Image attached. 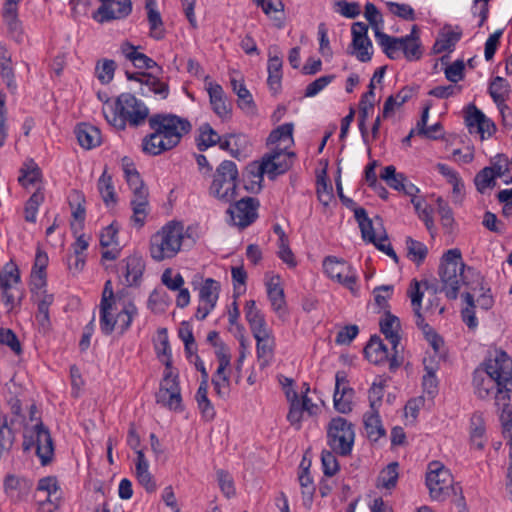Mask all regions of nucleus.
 <instances>
[{
  "instance_id": "obj_61",
  "label": "nucleus",
  "mask_w": 512,
  "mask_h": 512,
  "mask_svg": "<svg viewBox=\"0 0 512 512\" xmlns=\"http://www.w3.org/2000/svg\"><path fill=\"white\" fill-rule=\"evenodd\" d=\"M287 398L290 400V409L287 415L288 421L291 425L300 426V422L303 416V409L300 407V401L298 400V395L295 391H292V398L290 392L287 391Z\"/></svg>"
},
{
  "instance_id": "obj_49",
  "label": "nucleus",
  "mask_w": 512,
  "mask_h": 512,
  "mask_svg": "<svg viewBox=\"0 0 512 512\" xmlns=\"http://www.w3.org/2000/svg\"><path fill=\"white\" fill-rule=\"evenodd\" d=\"M44 201L42 188L38 187L25 203L24 218L27 222L35 223L39 206Z\"/></svg>"
},
{
  "instance_id": "obj_21",
  "label": "nucleus",
  "mask_w": 512,
  "mask_h": 512,
  "mask_svg": "<svg viewBox=\"0 0 512 512\" xmlns=\"http://www.w3.org/2000/svg\"><path fill=\"white\" fill-rule=\"evenodd\" d=\"M23 0H4L2 19L7 25L8 34L16 41L22 40V25L18 16V7Z\"/></svg>"
},
{
  "instance_id": "obj_28",
  "label": "nucleus",
  "mask_w": 512,
  "mask_h": 512,
  "mask_svg": "<svg viewBox=\"0 0 512 512\" xmlns=\"http://www.w3.org/2000/svg\"><path fill=\"white\" fill-rule=\"evenodd\" d=\"M32 295L35 298L38 307L36 319L38 323L46 329L50 325L49 307L54 301V296L53 294H49L45 288L34 290Z\"/></svg>"
},
{
  "instance_id": "obj_13",
  "label": "nucleus",
  "mask_w": 512,
  "mask_h": 512,
  "mask_svg": "<svg viewBox=\"0 0 512 512\" xmlns=\"http://www.w3.org/2000/svg\"><path fill=\"white\" fill-rule=\"evenodd\" d=\"M368 25L363 22H354L351 27L352 42L348 53L355 55L360 62H369L372 58V42L368 37Z\"/></svg>"
},
{
  "instance_id": "obj_48",
  "label": "nucleus",
  "mask_w": 512,
  "mask_h": 512,
  "mask_svg": "<svg viewBox=\"0 0 512 512\" xmlns=\"http://www.w3.org/2000/svg\"><path fill=\"white\" fill-rule=\"evenodd\" d=\"M398 463L392 462L388 464L379 474L377 486L386 489L394 488L398 480Z\"/></svg>"
},
{
  "instance_id": "obj_58",
  "label": "nucleus",
  "mask_w": 512,
  "mask_h": 512,
  "mask_svg": "<svg viewBox=\"0 0 512 512\" xmlns=\"http://www.w3.org/2000/svg\"><path fill=\"white\" fill-rule=\"evenodd\" d=\"M477 190L480 193L495 185V173L494 168L485 167L479 171L474 179Z\"/></svg>"
},
{
  "instance_id": "obj_39",
  "label": "nucleus",
  "mask_w": 512,
  "mask_h": 512,
  "mask_svg": "<svg viewBox=\"0 0 512 512\" xmlns=\"http://www.w3.org/2000/svg\"><path fill=\"white\" fill-rule=\"evenodd\" d=\"M195 398L202 416L206 420H212L216 413L211 401L208 399V382L201 380Z\"/></svg>"
},
{
  "instance_id": "obj_64",
  "label": "nucleus",
  "mask_w": 512,
  "mask_h": 512,
  "mask_svg": "<svg viewBox=\"0 0 512 512\" xmlns=\"http://www.w3.org/2000/svg\"><path fill=\"white\" fill-rule=\"evenodd\" d=\"M401 51L408 61H417L423 55L421 41H403Z\"/></svg>"
},
{
  "instance_id": "obj_44",
  "label": "nucleus",
  "mask_w": 512,
  "mask_h": 512,
  "mask_svg": "<svg viewBox=\"0 0 512 512\" xmlns=\"http://www.w3.org/2000/svg\"><path fill=\"white\" fill-rule=\"evenodd\" d=\"M281 69L282 59L277 55L272 56L271 51H269L267 83L271 89L277 90L280 87L282 78Z\"/></svg>"
},
{
  "instance_id": "obj_12",
  "label": "nucleus",
  "mask_w": 512,
  "mask_h": 512,
  "mask_svg": "<svg viewBox=\"0 0 512 512\" xmlns=\"http://www.w3.org/2000/svg\"><path fill=\"white\" fill-rule=\"evenodd\" d=\"M259 201L253 197H244L227 209L233 224L241 229L251 225L258 217Z\"/></svg>"
},
{
  "instance_id": "obj_54",
  "label": "nucleus",
  "mask_w": 512,
  "mask_h": 512,
  "mask_svg": "<svg viewBox=\"0 0 512 512\" xmlns=\"http://www.w3.org/2000/svg\"><path fill=\"white\" fill-rule=\"evenodd\" d=\"M411 202L419 216V218L425 223L427 230L432 234L434 228V221L432 217V208L428 206L424 200L417 198H411Z\"/></svg>"
},
{
  "instance_id": "obj_40",
  "label": "nucleus",
  "mask_w": 512,
  "mask_h": 512,
  "mask_svg": "<svg viewBox=\"0 0 512 512\" xmlns=\"http://www.w3.org/2000/svg\"><path fill=\"white\" fill-rule=\"evenodd\" d=\"M267 294L273 310L278 313H280L281 311L284 312L286 301L284 290L279 284V277L276 278V282L275 279L272 278L267 283Z\"/></svg>"
},
{
  "instance_id": "obj_2",
  "label": "nucleus",
  "mask_w": 512,
  "mask_h": 512,
  "mask_svg": "<svg viewBox=\"0 0 512 512\" xmlns=\"http://www.w3.org/2000/svg\"><path fill=\"white\" fill-rule=\"evenodd\" d=\"M472 384L474 393L479 399L494 398L495 406L500 412L499 418L502 427L506 424H512V405L510 404L512 386L479 368L474 371Z\"/></svg>"
},
{
  "instance_id": "obj_37",
  "label": "nucleus",
  "mask_w": 512,
  "mask_h": 512,
  "mask_svg": "<svg viewBox=\"0 0 512 512\" xmlns=\"http://www.w3.org/2000/svg\"><path fill=\"white\" fill-rule=\"evenodd\" d=\"M142 148L145 153L153 156L173 149V147H168L167 140L157 131H153L151 134L144 137Z\"/></svg>"
},
{
  "instance_id": "obj_52",
  "label": "nucleus",
  "mask_w": 512,
  "mask_h": 512,
  "mask_svg": "<svg viewBox=\"0 0 512 512\" xmlns=\"http://www.w3.org/2000/svg\"><path fill=\"white\" fill-rule=\"evenodd\" d=\"M406 249L410 259L418 265L425 260L428 253L427 247L422 242L411 237L406 238Z\"/></svg>"
},
{
  "instance_id": "obj_34",
  "label": "nucleus",
  "mask_w": 512,
  "mask_h": 512,
  "mask_svg": "<svg viewBox=\"0 0 512 512\" xmlns=\"http://www.w3.org/2000/svg\"><path fill=\"white\" fill-rule=\"evenodd\" d=\"M375 37L389 59L396 60L399 58V51L401 50V43L403 42L400 37L390 36L380 29L375 31Z\"/></svg>"
},
{
  "instance_id": "obj_8",
  "label": "nucleus",
  "mask_w": 512,
  "mask_h": 512,
  "mask_svg": "<svg viewBox=\"0 0 512 512\" xmlns=\"http://www.w3.org/2000/svg\"><path fill=\"white\" fill-rule=\"evenodd\" d=\"M426 485L432 499L444 501L453 490L452 476L440 462L433 461L428 465Z\"/></svg>"
},
{
  "instance_id": "obj_7",
  "label": "nucleus",
  "mask_w": 512,
  "mask_h": 512,
  "mask_svg": "<svg viewBox=\"0 0 512 512\" xmlns=\"http://www.w3.org/2000/svg\"><path fill=\"white\" fill-rule=\"evenodd\" d=\"M355 441V427L343 417L332 418L327 428V442L333 452L349 456Z\"/></svg>"
},
{
  "instance_id": "obj_62",
  "label": "nucleus",
  "mask_w": 512,
  "mask_h": 512,
  "mask_svg": "<svg viewBox=\"0 0 512 512\" xmlns=\"http://www.w3.org/2000/svg\"><path fill=\"white\" fill-rule=\"evenodd\" d=\"M335 454L336 453L332 450H324L321 454V462L325 476L332 477L339 471L340 466Z\"/></svg>"
},
{
  "instance_id": "obj_25",
  "label": "nucleus",
  "mask_w": 512,
  "mask_h": 512,
  "mask_svg": "<svg viewBox=\"0 0 512 512\" xmlns=\"http://www.w3.org/2000/svg\"><path fill=\"white\" fill-rule=\"evenodd\" d=\"M133 193V197L131 199V207L133 210V215L131 220L138 226L142 227L145 223L146 216L148 214V206H149V192L148 188H135V190H131Z\"/></svg>"
},
{
  "instance_id": "obj_30",
  "label": "nucleus",
  "mask_w": 512,
  "mask_h": 512,
  "mask_svg": "<svg viewBox=\"0 0 512 512\" xmlns=\"http://www.w3.org/2000/svg\"><path fill=\"white\" fill-rule=\"evenodd\" d=\"M76 136L80 146L92 149L101 144V132L92 125L82 123L76 128Z\"/></svg>"
},
{
  "instance_id": "obj_17",
  "label": "nucleus",
  "mask_w": 512,
  "mask_h": 512,
  "mask_svg": "<svg viewBox=\"0 0 512 512\" xmlns=\"http://www.w3.org/2000/svg\"><path fill=\"white\" fill-rule=\"evenodd\" d=\"M132 12L131 0H112L101 5L94 13L93 19L99 23L124 19Z\"/></svg>"
},
{
  "instance_id": "obj_55",
  "label": "nucleus",
  "mask_w": 512,
  "mask_h": 512,
  "mask_svg": "<svg viewBox=\"0 0 512 512\" xmlns=\"http://www.w3.org/2000/svg\"><path fill=\"white\" fill-rule=\"evenodd\" d=\"M3 272L2 288L13 289V287H18L20 283V271L17 265L10 261L5 265Z\"/></svg>"
},
{
  "instance_id": "obj_50",
  "label": "nucleus",
  "mask_w": 512,
  "mask_h": 512,
  "mask_svg": "<svg viewBox=\"0 0 512 512\" xmlns=\"http://www.w3.org/2000/svg\"><path fill=\"white\" fill-rule=\"evenodd\" d=\"M380 177L389 187L397 191H401V189H403V184L407 180L403 173L396 172V168L393 165L386 166L382 170Z\"/></svg>"
},
{
  "instance_id": "obj_31",
  "label": "nucleus",
  "mask_w": 512,
  "mask_h": 512,
  "mask_svg": "<svg viewBox=\"0 0 512 512\" xmlns=\"http://www.w3.org/2000/svg\"><path fill=\"white\" fill-rule=\"evenodd\" d=\"M364 428L369 440L376 442L385 436L386 431L379 416V410H369L363 416Z\"/></svg>"
},
{
  "instance_id": "obj_4",
  "label": "nucleus",
  "mask_w": 512,
  "mask_h": 512,
  "mask_svg": "<svg viewBox=\"0 0 512 512\" xmlns=\"http://www.w3.org/2000/svg\"><path fill=\"white\" fill-rule=\"evenodd\" d=\"M184 239L183 225L171 221L151 236L150 254L156 261L174 257L181 249Z\"/></svg>"
},
{
  "instance_id": "obj_56",
  "label": "nucleus",
  "mask_w": 512,
  "mask_h": 512,
  "mask_svg": "<svg viewBox=\"0 0 512 512\" xmlns=\"http://www.w3.org/2000/svg\"><path fill=\"white\" fill-rule=\"evenodd\" d=\"M293 129L292 123H285L272 130L267 139V144H275L281 141L288 140L293 142Z\"/></svg>"
},
{
  "instance_id": "obj_1",
  "label": "nucleus",
  "mask_w": 512,
  "mask_h": 512,
  "mask_svg": "<svg viewBox=\"0 0 512 512\" xmlns=\"http://www.w3.org/2000/svg\"><path fill=\"white\" fill-rule=\"evenodd\" d=\"M466 266L462 261L461 251L457 248L448 250L442 257L439 266V277L442 283L441 290L445 293L446 297L450 300H455L459 294L461 284L469 285L468 275L475 276L478 280L479 290L483 293L478 298L477 302L481 308L488 310L493 305V298L487 293L490 289L483 286V278L474 269Z\"/></svg>"
},
{
  "instance_id": "obj_23",
  "label": "nucleus",
  "mask_w": 512,
  "mask_h": 512,
  "mask_svg": "<svg viewBox=\"0 0 512 512\" xmlns=\"http://www.w3.org/2000/svg\"><path fill=\"white\" fill-rule=\"evenodd\" d=\"M207 92L214 113L222 120L230 119L232 104L227 100L222 86L217 83H209Z\"/></svg>"
},
{
  "instance_id": "obj_18",
  "label": "nucleus",
  "mask_w": 512,
  "mask_h": 512,
  "mask_svg": "<svg viewBox=\"0 0 512 512\" xmlns=\"http://www.w3.org/2000/svg\"><path fill=\"white\" fill-rule=\"evenodd\" d=\"M144 270L145 262L138 255H131L123 259L117 266V271L124 278V283L127 286H138Z\"/></svg>"
},
{
  "instance_id": "obj_11",
  "label": "nucleus",
  "mask_w": 512,
  "mask_h": 512,
  "mask_svg": "<svg viewBox=\"0 0 512 512\" xmlns=\"http://www.w3.org/2000/svg\"><path fill=\"white\" fill-rule=\"evenodd\" d=\"M137 315L138 309L134 302L130 299H123L120 304H117V310H115V306L108 310L107 316L110 327L106 329L102 322H100L101 331L105 335H110L117 328L122 335L130 328L134 317Z\"/></svg>"
},
{
  "instance_id": "obj_9",
  "label": "nucleus",
  "mask_w": 512,
  "mask_h": 512,
  "mask_svg": "<svg viewBox=\"0 0 512 512\" xmlns=\"http://www.w3.org/2000/svg\"><path fill=\"white\" fill-rule=\"evenodd\" d=\"M34 445H36V454L41 464L44 466L49 464L54 455V445L48 428L41 421L34 426L31 436H24L25 451L30 450Z\"/></svg>"
},
{
  "instance_id": "obj_35",
  "label": "nucleus",
  "mask_w": 512,
  "mask_h": 512,
  "mask_svg": "<svg viewBox=\"0 0 512 512\" xmlns=\"http://www.w3.org/2000/svg\"><path fill=\"white\" fill-rule=\"evenodd\" d=\"M156 402L170 410H182V397L180 387L159 388L156 393Z\"/></svg>"
},
{
  "instance_id": "obj_53",
  "label": "nucleus",
  "mask_w": 512,
  "mask_h": 512,
  "mask_svg": "<svg viewBox=\"0 0 512 512\" xmlns=\"http://www.w3.org/2000/svg\"><path fill=\"white\" fill-rule=\"evenodd\" d=\"M147 18L150 27V36L156 40L163 39L165 29L160 13L156 9L147 10Z\"/></svg>"
},
{
  "instance_id": "obj_36",
  "label": "nucleus",
  "mask_w": 512,
  "mask_h": 512,
  "mask_svg": "<svg viewBox=\"0 0 512 512\" xmlns=\"http://www.w3.org/2000/svg\"><path fill=\"white\" fill-rule=\"evenodd\" d=\"M231 86L234 93L238 96V107L245 111L247 114H255L256 105L254 103L253 97L246 86L237 81L236 79H231Z\"/></svg>"
},
{
  "instance_id": "obj_60",
  "label": "nucleus",
  "mask_w": 512,
  "mask_h": 512,
  "mask_svg": "<svg viewBox=\"0 0 512 512\" xmlns=\"http://www.w3.org/2000/svg\"><path fill=\"white\" fill-rule=\"evenodd\" d=\"M141 76L143 79V82L141 83L148 86L149 90L160 95L163 99L168 96L169 86L167 83L162 82L158 78L147 73H141Z\"/></svg>"
},
{
  "instance_id": "obj_22",
  "label": "nucleus",
  "mask_w": 512,
  "mask_h": 512,
  "mask_svg": "<svg viewBox=\"0 0 512 512\" xmlns=\"http://www.w3.org/2000/svg\"><path fill=\"white\" fill-rule=\"evenodd\" d=\"M256 340V351L261 369L271 364L274 358L275 339L269 329L253 333Z\"/></svg>"
},
{
  "instance_id": "obj_5",
  "label": "nucleus",
  "mask_w": 512,
  "mask_h": 512,
  "mask_svg": "<svg viewBox=\"0 0 512 512\" xmlns=\"http://www.w3.org/2000/svg\"><path fill=\"white\" fill-rule=\"evenodd\" d=\"M238 182L239 172L236 164L231 160H224L213 174L209 194L222 202L231 203L237 196Z\"/></svg>"
},
{
  "instance_id": "obj_20",
  "label": "nucleus",
  "mask_w": 512,
  "mask_h": 512,
  "mask_svg": "<svg viewBox=\"0 0 512 512\" xmlns=\"http://www.w3.org/2000/svg\"><path fill=\"white\" fill-rule=\"evenodd\" d=\"M32 487V482L24 477L8 474L4 479V492L12 503L24 501Z\"/></svg>"
},
{
  "instance_id": "obj_43",
  "label": "nucleus",
  "mask_w": 512,
  "mask_h": 512,
  "mask_svg": "<svg viewBox=\"0 0 512 512\" xmlns=\"http://www.w3.org/2000/svg\"><path fill=\"white\" fill-rule=\"evenodd\" d=\"M510 92V86L508 82L500 77H495L489 85V94L493 101L498 105H502Z\"/></svg>"
},
{
  "instance_id": "obj_45",
  "label": "nucleus",
  "mask_w": 512,
  "mask_h": 512,
  "mask_svg": "<svg viewBox=\"0 0 512 512\" xmlns=\"http://www.w3.org/2000/svg\"><path fill=\"white\" fill-rule=\"evenodd\" d=\"M461 32L447 31L442 33L435 41L432 52L440 54L444 51H451L455 44L460 40Z\"/></svg>"
},
{
  "instance_id": "obj_15",
  "label": "nucleus",
  "mask_w": 512,
  "mask_h": 512,
  "mask_svg": "<svg viewBox=\"0 0 512 512\" xmlns=\"http://www.w3.org/2000/svg\"><path fill=\"white\" fill-rule=\"evenodd\" d=\"M465 123L469 132L479 134L482 140L491 137L496 132L494 122L486 117L473 103L465 109Z\"/></svg>"
},
{
  "instance_id": "obj_10",
  "label": "nucleus",
  "mask_w": 512,
  "mask_h": 512,
  "mask_svg": "<svg viewBox=\"0 0 512 512\" xmlns=\"http://www.w3.org/2000/svg\"><path fill=\"white\" fill-rule=\"evenodd\" d=\"M294 156V153L286 151V147L284 149L277 148L272 153L266 154L260 164H254L252 166L257 169L259 182L263 179L265 173L268 174L271 179L285 173L291 167V158Z\"/></svg>"
},
{
  "instance_id": "obj_6",
  "label": "nucleus",
  "mask_w": 512,
  "mask_h": 512,
  "mask_svg": "<svg viewBox=\"0 0 512 512\" xmlns=\"http://www.w3.org/2000/svg\"><path fill=\"white\" fill-rule=\"evenodd\" d=\"M153 131H157L167 140L168 147H176L181 138L192 130L191 123L175 114L157 113L148 118Z\"/></svg>"
},
{
  "instance_id": "obj_46",
  "label": "nucleus",
  "mask_w": 512,
  "mask_h": 512,
  "mask_svg": "<svg viewBox=\"0 0 512 512\" xmlns=\"http://www.w3.org/2000/svg\"><path fill=\"white\" fill-rule=\"evenodd\" d=\"M354 390L351 387H343L340 392H334L333 401L335 409L342 414L352 411V399Z\"/></svg>"
},
{
  "instance_id": "obj_26",
  "label": "nucleus",
  "mask_w": 512,
  "mask_h": 512,
  "mask_svg": "<svg viewBox=\"0 0 512 512\" xmlns=\"http://www.w3.org/2000/svg\"><path fill=\"white\" fill-rule=\"evenodd\" d=\"M123 300L120 293L114 295L112 282L111 280H107L104 285L101 303H100V322L105 326L106 329L110 327V323L108 320V310L112 309L115 306V310H117V304Z\"/></svg>"
},
{
  "instance_id": "obj_14",
  "label": "nucleus",
  "mask_w": 512,
  "mask_h": 512,
  "mask_svg": "<svg viewBox=\"0 0 512 512\" xmlns=\"http://www.w3.org/2000/svg\"><path fill=\"white\" fill-rule=\"evenodd\" d=\"M479 369L512 386V359L504 351H496L495 356L486 359Z\"/></svg>"
},
{
  "instance_id": "obj_29",
  "label": "nucleus",
  "mask_w": 512,
  "mask_h": 512,
  "mask_svg": "<svg viewBox=\"0 0 512 512\" xmlns=\"http://www.w3.org/2000/svg\"><path fill=\"white\" fill-rule=\"evenodd\" d=\"M379 325L380 331L391 343L393 349H396L400 342L399 331L401 329V324L399 318L391 314L390 311H386L385 319L381 320Z\"/></svg>"
},
{
  "instance_id": "obj_33",
  "label": "nucleus",
  "mask_w": 512,
  "mask_h": 512,
  "mask_svg": "<svg viewBox=\"0 0 512 512\" xmlns=\"http://www.w3.org/2000/svg\"><path fill=\"white\" fill-rule=\"evenodd\" d=\"M70 207L72 208V216L76 220V223H71V229L72 231L77 234L80 230L84 227V221H85V197L84 195L79 191H73L71 197H70Z\"/></svg>"
},
{
  "instance_id": "obj_59",
  "label": "nucleus",
  "mask_w": 512,
  "mask_h": 512,
  "mask_svg": "<svg viewBox=\"0 0 512 512\" xmlns=\"http://www.w3.org/2000/svg\"><path fill=\"white\" fill-rule=\"evenodd\" d=\"M115 70L116 63L110 59L103 60L101 64L97 63L95 68L96 76L102 84H108L112 81Z\"/></svg>"
},
{
  "instance_id": "obj_16",
  "label": "nucleus",
  "mask_w": 512,
  "mask_h": 512,
  "mask_svg": "<svg viewBox=\"0 0 512 512\" xmlns=\"http://www.w3.org/2000/svg\"><path fill=\"white\" fill-rule=\"evenodd\" d=\"M220 292V284L218 281L207 278L199 289V305L195 313L198 320H204L208 314L214 309Z\"/></svg>"
},
{
  "instance_id": "obj_3",
  "label": "nucleus",
  "mask_w": 512,
  "mask_h": 512,
  "mask_svg": "<svg viewBox=\"0 0 512 512\" xmlns=\"http://www.w3.org/2000/svg\"><path fill=\"white\" fill-rule=\"evenodd\" d=\"M103 112L108 123L118 130H124L126 123L138 127L149 116V109L146 105L131 93L120 94L115 101V106H110Z\"/></svg>"
},
{
  "instance_id": "obj_41",
  "label": "nucleus",
  "mask_w": 512,
  "mask_h": 512,
  "mask_svg": "<svg viewBox=\"0 0 512 512\" xmlns=\"http://www.w3.org/2000/svg\"><path fill=\"white\" fill-rule=\"evenodd\" d=\"M97 188L105 205L109 206L110 204H115L117 202L112 176L107 173V169H104L102 175L98 179Z\"/></svg>"
},
{
  "instance_id": "obj_42",
  "label": "nucleus",
  "mask_w": 512,
  "mask_h": 512,
  "mask_svg": "<svg viewBox=\"0 0 512 512\" xmlns=\"http://www.w3.org/2000/svg\"><path fill=\"white\" fill-rule=\"evenodd\" d=\"M221 136L212 128L209 123H204L199 127V138L197 148L199 151H205L209 147L217 145Z\"/></svg>"
},
{
  "instance_id": "obj_32",
  "label": "nucleus",
  "mask_w": 512,
  "mask_h": 512,
  "mask_svg": "<svg viewBox=\"0 0 512 512\" xmlns=\"http://www.w3.org/2000/svg\"><path fill=\"white\" fill-rule=\"evenodd\" d=\"M364 354L367 360L373 364H381L388 360V350L382 339L374 335L364 348Z\"/></svg>"
},
{
  "instance_id": "obj_38",
  "label": "nucleus",
  "mask_w": 512,
  "mask_h": 512,
  "mask_svg": "<svg viewBox=\"0 0 512 512\" xmlns=\"http://www.w3.org/2000/svg\"><path fill=\"white\" fill-rule=\"evenodd\" d=\"M244 310L245 317L249 323L252 334L268 329L266 326L264 316L256 307V302L254 300L247 301Z\"/></svg>"
},
{
  "instance_id": "obj_27",
  "label": "nucleus",
  "mask_w": 512,
  "mask_h": 512,
  "mask_svg": "<svg viewBox=\"0 0 512 512\" xmlns=\"http://www.w3.org/2000/svg\"><path fill=\"white\" fill-rule=\"evenodd\" d=\"M48 265V256L46 252L38 249L35 262L31 272V292L46 287V268Z\"/></svg>"
},
{
  "instance_id": "obj_47",
  "label": "nucleus",
  "mask_w": 512,
  "mask_h": 512,
  "mask_svg": "<svg viewBox=\"0 0 512 512\" xmlns=\"http://www.w3.org/2000/svg\"><path fill=\"white\" fill-rule=\"evenodd\" d=\"M232 141V157L237 160H242L248 157L250 142L246 135L241 133H229Z\"/></svg>"
},
{
  "instance_id": "obj_57",
  "label": "nucleus",
  "mask_w": 512,
  "mask_h": 512,
  "mask_svg": "<svg viewBox=\"0 0 512 512\" xmlns=\"http://www.w3.org/2000/svg\"><path fill=\"white\" fill-rule=\"evenodd\" d=\"M462 297L467 304V307L461 311L462 319L469 328L473 329L477 326V319L474 311V295L470 292H466Z\"/></svg>"
},
{
  "instance_id": "obj_19",
  "label": "nucleus",
  "mask_w": 512,
  "mask_h": 512,
  "mask_svg": "<svg viewBox=\"0 0 512 512\" xmlns=\"http://www.w3.org/2000/svg\"><path fill=\"white\" fill-rule=\"evenodd\" d=\"M323 268L331 279L337 280L354 292L353 286L356 284V277L354 274H345V272L349 270V267L344 260H339L334 256H328L323 261Z\"/></svg>"
},
{
  "instance_id": "obj_51",
  "label": "nucleus",
  "mask_w": 512,
  "mask_h": 512,
  "mask_svg": "<svg viewBox=\"0 0 512 512\" xmlns=\"http://www.w3.org/2000/svg\"><path fill=\"white\" fill-rule=\"evenodd\" d=\"M424 368L426 373L422 379L423 389L430 397L433 398L438 392V380L435 375L437 367L435 365L427 364L426 360H424Z\"/></svg>"
},
{
  "instance_id": "obj_24",
  "label": "nucleus",
  "mask_w": 512,
  "mask_h": 512,
  "mask_svg": "<svg viewBox=\"0 0 512 512\" xmlns=\"http://www.w3.org/2000/svg\"><path fill=\"white\" fill-rule=\"evenodd\" d=\"M407 293L411 299V305L416 317V326L422 330L426 337H429L435 331L428 323L425 322V319L421 313L423 293L420 290V283L416 279H413L410 283Z\"/></svg>"
},
{
  "instance_id": "obj_63",
  "label": "nucleus",
  "mask_w": 512,
  "mask_h": 512,
  "mask_svg": "<svg viewBox=\"0 0 512 512\" xmlns=\"http://www.w3.org/2000/svg\"><path fill=\"white\" fill-rule=\"evenodd\" d=\"M374 110V103L372 101H362L359 102V130L364 140H366L368 136V131L366 128V121L369 118L370 114Z\"/></svg>"
}]
</instances>
